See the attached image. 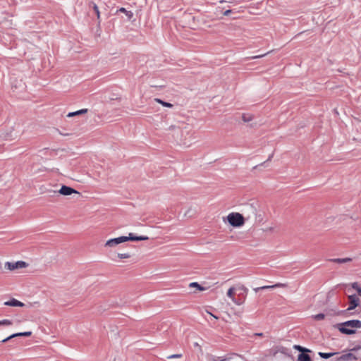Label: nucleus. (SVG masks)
<instances>
[{
    "mask_svg": "<svg viewBox=\"0 0 361 361\" xmlns=\"http://www.w3.org/2000/svg\"><path fill=\"white\" fill-rule=\"evenodd\" d=\"M222 220L224 223H228L234 228H240L245 222L243 216L238 212H231L226 216H224Z\"/></svg>",
    "mask_w": 361,
    "mask_h": 361,
    "instance_id": "3",
    "label": "nucleus"
},
{
    "mask_svg": "<svg viewBox=\"0 0 361 361\" xmlns=\"http://www.w3.org/2000/svg\"><path fill=\"white\" fill-rule=\"evenodd\" d=\"M94 9L95 11H97L98 10V7L96 5H94Z\"/></svg>",
    "mask_w": 361,
    "mask_h": 361,
    "instance_id": "33",
    "label": "nucleus"
},
{
    "mask_svg": "<svg viewBox=\"0 0 361 361\" xmlns=\"http://www.w3.org/2000/svg\"><path fill=\"white\" fill-rule=\"evenodd\" d=\"M117 257L119 259H127L130 257V255L128 253H118Z\"/></svg>",
    "mask_w": 361,
    "mask_h": 361,
    "instance_id": "23",
    "label": "nucleus"
},
{
    "mask_svg": "<svg viewBox=\"0 0 361 361\" xmlns=\"http://www.w3.org/2000/svg\"><path fill=\"white\" fill-rule=\"evenodd\" d=\"M154 102H156L157 103H159L160 104H161L164 107H168V108H171L173 107V104H171V103H169V102H164V101H162L161 99H159V98H155L154 99Z\"/></svg>",
    "mask_w": 361,
    "mask_h": 361,
    "instance_id": "14",
    "label": "nucleus"
},
{
    "mask_svg": "<svg viewBox=\"0 0 361 361\" xmlns=\"http://www.w3.org/2000/svg\"><path fill=\"white\" fill-rule=\"evenodd\" d=\"M59 192L64 196L71 195L72 194H80L79 192H78L75 189L66 185L61 186V188L59 190Z\"/></svg>",
    "mask_w": 361,
    "mask_h": 361,
    "instance_id": "6",
    "label": "nucleus"
},
{
    "mask_svg": "<svg viewBox=\"0 0 361 361\" xmlns=\"http://www.w3.org/2000/svg\"><path fill=\"white\" fill-rule=\"evenodd\" d=\"M181 354H173L171 355L168 356V359H172V358H179L181 357Z\"/></svg>",
    "mask_w": 361,
    "mask_h": 361,
    "instance_id": "26",
    "label": "nucleus"
},
{
    "mask_svg": "<svg viewBox=\"0 0 361 361\" xmlns=\"http://www.w3.org/2000/svg\"><path fill=\"white\" fill-rule=\"evenodd\" d=\"M12 324H13V322L11 320H9V319L0 320V325L11 326Z\"/></svg>",
    "mask_w": 361,
    "mask_h": 361,
    "instance_id": "22",
    "label": "nucleus"
},
{
    "mask_svg": "<svg viewBox=\"0 0 361 361\" xmlns=\"http://www.w3.org/2000/svg\"><path fill=\"white\" fill-rule=\"evenodd\" d=\"M331 262H336V263H347L352 261L351 258L346 257V258H336L331 259Z\"/></svg>",
    "mask_w": 361,
    "mask_h": 361,
    "instance_id": "13",
    "label": "nucleus"
},
{
    "mask_svg": "<svg viewBox=\"0 0 361 361\" xmlns=\"http://www.w3.org/2000/svg\"><path fill=\"white\" fill-rule=\"evenodd\" d=\"M28 264L24 261L7 262L5 263V268L10 271L26 268Z\"/></svg>",
    "mask_w": 361,
    "mask_h": 361,
    "instance_id": "4",
    "label": "nucleus"
},
{
    "mask_svg": "<svg viewBox=\"0 0 361 361\" xmlns=\"http://www.w3.org/2000/svg\"><path fill=\"white\" fill-rule=\"evenodd\" d=\"M118 11L121 13H124L128 19H131L133 17V13L127 11L125 8H121Z\"/></svg>",
    "mask_w": 361,
    "mask_h": 361,
    "instance_id": "18",
    "label": "nucleus"
},
{
    "mask_svg": "<svg viewBox=\"0 0 361 361\" xmlns=\"http://www.w3.org/2000/svg\"><path fill=\"white\" fill-rule=\"evenodd\" d=\"M336 354H337V353H322V352L319 353V355L322 358H324V359H328V358L334 356Z\"/></svg>",
    "mask_w": 361,
    "mask_h": 361,
    "instance_id": "17",
    "label": "nucleus"
},
{
    "mask_svg": "<svg viewBox=\"0 0 361 361\" xmlns=\"http://www.w3.org/2000/svg\"><path fill=\"white\" fill-rule=\"evenodd\" d=\"M351 286H352V288L353 289H355L357 293H358V290H361V287L359 286V284L357 282L353 283Z\"/></svg>",
    "mask_w": 361,
    "mask_h": 361,
    "instance_id": "24",
    "label": "nucleus"
},
{
    "mask_svg": "<svg viewBox=\"0 0 361 361\" xmlns=\"http://www.w3.org/2000/svg\"><path fill=\"white\" fill-rule=\"evenodd\" d=\"M355 359L354 355L352 353H346L336 358L337 361H351Z\"/></svg>",
    "mask_w": 361,
    "mask_h": 361,
    "instance_id": "11",
    "label": "nucleus"
},
{
    "mask_svg": "<svg viewBox=\"0 0 361 361\" xmlns=\"http://www.w3.org/2000/svg\"><path fill=\"white\" fill-rule=\"evenodd\" d=\"M264 56H266V54H262V55L255 56H252V59H259V58H262V57H263Z\"/></svg>",
    "mask_w": 361,
    "mask_h": 361,
    "instance_id": "30",
    "label": "nucleus"
},
{
    "mask_svg": "<svg viewBox=\"0 0 361 361\" xmlns=\"http://www.w3.org/2000/svg\"><path fill=\"white\" fill-rule=\"evenodd\" d=\"M286 286H287V285L286 283H276L272 286H264L262 287H259V288H255V290L257 292L259 290L271 289V288H285Z\"/></svg>",
    "mask_w": 361,
    "mask_h": 361,
    "instance_id": "9",
    "label": "nucleus"
},
{
    "mask_svg": "<svg viewBox=\"0 0 361 361\" xmlns=\"http://www.w3.org/2000/svg\"><path fill=\"white\" fill-rule=\"evenodd\" d=\"M189 286L190 288H196L200 291L205 290L206 288L204 287L201 286L197 282H192L189 284Z\"/></svg>",
    "mask_w": 361,
    "mask_h": 361,
    "instance_id": "16",
    "label": "nucleus"
},
{
    "mask_svg": "<svg viewBox=\"0 0 361 361\" xmlns=\"http://www.w3.org/2000/svg\"><path fill=\"white\" fill-rule=\"evenodd\" d=\"M206 312H207V314H210L212 317H214V319H218V317H216V315L213 314L212 313H211L209 311H206Z\"/></svg>",
    "mask_w": 361,
    "mask_h": 361,
    "instance_id": "29",
    "label": "nucleus"
},
{
    "mask_svg": "<svg viewBox=\"0 0 361 361\" xmlns=\"http://www.w3.org/2000/svg\"><path fill=\"white\" fill-rule=\"evenodd\" d=\"M4 305L11 307H23L25 305L24 303L15 298H12L8 301L5 302Z\"/></svg>",
    "mask_w": 361,
    "mask_h": 361,
    "instance_id": "10",
    "label": "nucleus"
},
{
    "mask_svg": "<svg viewBox=\"0 0 361 361\" xmlns=\"http://www.w3.org/2000/svg\"><path fill=\"white\" fill-rule=\"evenodd\" d=\"M350 306L347 309L348 311H350L354 310L359 305V298L355 295H352L348 296Z\"/></svg>",
    "mask_w": 361,
    "mask_h": 361,
    "instance_id": "7",
    "label": "nucleus"
},
{
    "mask_svg": "<svg viewBox=\"0 0 361 361\" xmlns=\"http://www.w3.org/2000/svg\"><path fill=\"white\" fill-rule=\"evenodd\" d=\"M342 334H353L355 333L356 329L361 328V321L357 319L349 320L335 326Z\"/></svg>",
    "mask_w": 361,
    "mask_h": 361,
    "instance_id": "2",
    "label": "nucleus"
},
{
    "mask_svg": "<svg viewBox=\"0 0 361 361\" xmlns=\"http://www.w3.org/2000/svg\"><path fill=\"white\" fill-rule=\"evenodd\" d=\"M252 118H253V116L251 114H243V116H242V119L245 123H247V122L252 121Z\"/></svg>",
    "mask_w": 361,
    "mask_h": 361,
    "instance_id": "19",
    "label": "nucleus"
},
{
    "mask_svg": "<svg viewBox=\"0 0 361 361\" xmlns=\"http://www.w3.org/2000/svg\"><path fill=\"white\" fill-rule=\"evenodd\" d=\"M186 216H192L193 215V211L192 208H189L184 214Z\"/></svg>",
    "mask_w": 361,
    "mask_h": 361,
    "instance_id": "25",
    "label": "nucleus"
},
{
    "mask_svg": "<svg viewBox=\"0 0 361 361\" xmlns=\"http://www.w3.org/2000/svg\"><path fill=\"white\" fill-rule=\"evenodd\" d=\"M295 348L298 349V350L301 351V352H304V351H308L307 350L303 348L302 347L300 346V345H295Z\"/></svg>",
    "mask_w": 361,
    "mask_h": 361,
    "instance_id": "27",
    "label": "nucleus"
},
{
    "mask_svg": "<svg viewBox=\"0 0 361 361\" xmlns=\"http://www.w3.org/2000/svg\"><path fill=\"white\" fill-rule=\"evenodd\" d=\"M235 288L233 287L230 288L227 291V296L229 297L232 300L234 298Z\"/></svg>",
    "mask_w": 361,
    "mask_h": 361,
    "instance_id": "21",
    "label": "nucleus"
},
{
    "mask_svg": "<svg viewBox=\"0 0 361 361\" xmlns=\"http://www.w3.org/2000/svg\"><path fill=\"white\" fill-rule=\"evenodd\" d=\"M233 302L237 305H240L243 303V302L237 300L235 298H233Z\"/></svg>",
    "mask_w": 361,
    "mask_h": 361,
    "instance_id": "28",
    "label": "nucleus"
},
{
    "mask_svg": "<svg viewBox=\"0 0 361 361\" xmlns=\"http://www.w3.org/2000/svg\"><path fill=\"white\" fill-rule=\"evenodd\" d=\"M298 361H311V358L309 355L301 353L298 355Z\"/></svg>",
    "mask_w": 361,
    "mask_h": 361,
    "instance_id": "15",
    "label": "nucleus"
},
{
    "mask_svg": "<svg viewBox=\"0 0 361 361\" xmlns=\"http://www.w3.org/2000/svg\"><path fill=\"white\" fill-rule=\"evenodd\" d=\"M87 112V109H80V110H78V111H76L70 112V113L68 114L67 116L68 117H73V116H75L86 114Z\"/></svg>",
    "mask_w": 361,
    "mask_h": 361,
    "instance_id": "12",
    "label": "nucleus"
},
{
    "mask_svg": "<svg viewBox=\"0 0 361 361\" xmlns=\"http://www.w3.org/2000/svg\"><path fill=\"white\" fill-rule=\"evenodd\" d=\"M31 334H32L31 331L16 333V334H13L9 336L8 337L4 338V340H2L1 342L2 343H6L8 341H9L10 339L13 338H16V337H18V336H30Z\"/></svg>",
    "mask_w": 361,
    "mask_h": 361,
    "instance_id": "8",
    "label": "nucleus"
},
{
    "mask_svg": "<svg viewBox=\"0 0 361 361\" xmlns=\"http://www.w3.org/2000/svg\"><path fill=\"white\" fill-rule=\"evenodd\" d=\"M95 12H96V13H97V18H99V9H98L97 11H95Z\"/></svg>",
    "mask_w": 361,
    "mask_h": 361,
    "instance_id": "32",
    "label": "nucleus"
},
{
    "mask_svg": "<svg viewBox=\"0 0 361 361\" xmlns=\"http://www.w3.org/2000/svg\"><path fill=\"white\" fill-rule=\"evenodd\" d=\"M312 318L313 319H314V320H317V321L323 320L325 318V314H323V313H319V314H315V315H312Z\"/></svg>",
    "mask_w": 361,
    "mask_h": 361,
    "instance_id": "20",
    "label": "nucleus"
},
{
    "mask_svg": "<svg viewBox=\"0 0 361 361\" xmlns=\"http://www.w3.org/2000/svg\"><path fill=\"white\" fill-rule=\"evenodd\" d=\"M231 13V10H226V11L224 13V16H228Z\"/></svg>",
    "mask_w": 361,
    "mask_h": 361,
    "instance_id": "31",
    "label": "nucleus"
},
{
    "mask_svg": "<svg viewBox=\"0 0 361 361\" xmlns=\"http://www.w3.org/2000/svg\"><path fill=\"white\" fill-rule=\"evenodd\" d=\"M358 295L361 297V289L360 290H358Z\"/></svg>",
    "mask_w": 361,
    "mask_h": 361,
    "instance_id": "34",
    "label": "nucleus"
},
{
    "mask_svg": "<svg viewBox=\"0 0 361 361\" xmlns=\"http://www.w3.org/2000/svg\"><path fill=\"white\" fill-rule=\"evenodd\" d=\"M11 128H12V130L9 133H7L5 136L6 138H8L11 140H14V139L18 137L21 134L20 129V124H15L14 126H13Z\"/></svg>",
    "mask_w": 361,
    "mask_h": 361,
    "instance_id": "5",
    "label": "nucleus"
},
{
    "mask_svg": "<svg viewBox=\"0 0 361 361\" xmlns=\"http://www.w3.org/2000/svg\"><path fill=\"white\" fill-rule=\"evenodd\" d=\"M147 236H135L133 233H129L128 236H121L116 238H111L108 240L105 244L104 246L107 247H114L116 245L127 242L128 240H133V241H140V240H148Z\"/></svg>",
    "mask_w": 361,
    "mask_h": 361,
    "instance_id": "1",
    "label": "nucleus"
}]
</instances>
